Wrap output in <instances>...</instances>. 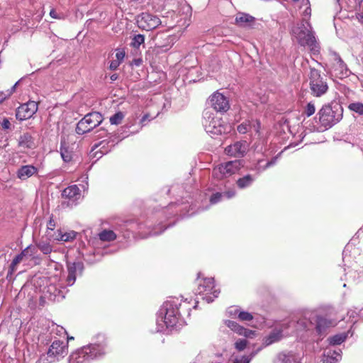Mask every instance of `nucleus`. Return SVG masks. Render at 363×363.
<instances>
[{
	"mask_svg": "<svg viewBox=\"0 0 363 363\" xmlns=\"http://www.w3.org/2000/svg\"><path fill=\"white\" fill-rule=\"evenodd\" d=\"M38 111V104L33 101L21 105L16 110V117L19 121L31 118Z\"/></svg>",
	"mask_w": 363,
	"mask_h": 363,
	"instance_id": "obj_15",
	"label": "nucleus"
},
{
	"mask_svg": "<svg viewBox=\"0 0 363 363\" xmlns=\"http://www.w3.org/2000/svg\"><path fill=\"white\" fill-rule=\"evenodd\" d=\"M121 65L120 62L117 61V60H112L111 62H110V65H109V69L111 70H116L118 69V67H119V65Z\"/></svg>",
	"mask_w": 363,
	"mask_h": 363,
	"instance_id": "obj_50",
	"label": "nucleus"
},
{
	"mask_svg": "<svg viewBox=\"0 0 363 363\" xmlns=\"http://www.w3.org/2000/svg\"><path fill=\"white\" fill-rule=\"evenodd\" d=\"M308 77L309 89L313 96L320 97L328 92L329 87L327 79L321 74L320 70L311 67Z\"/></svg>",
	"mask_w": 363,
	"mask_h": 363,
	"instance_id": "obj_6",
	"label": "nucleus"
},
{
	"mask_svg": "<svg viewBox=\"0 0 363 363\" xmlns=\"http://www.w3.org/2000/svg\"><path fill=\"white\" fill-rule=\"evenodd\" d=\"M105 354L103 345L91 344L73 352L69 358V363H89Z\"/></svg>",
	"mask_w": 363,
	"mask_h": 363,
	"instance_id": "obj_5",
	"label": "nucleus"
},
{
	"mask_svg": "<svg viewBox=\"0 0 363 363\" xmlns=\"http://www.w3.org/2000/svg\"><path fill=\"white\" fill-rule=\"evenodd\" d=\"M40 291L50 300L60 301L65 297V288L57 286L55 284H47L43 288H40Z\"/></svg>",
	"mask_w": 363,
	"mask_h": 363,
	"instance_id": "obj_14",
	"label": "nucleus"
},
{
	"mask_svg": "<svg viewBox=\"0 0 363 363\" xmlns=\"http://www.w3.org/2000/svg\"><path fill=\"white\" fill-rule=\"evenodd\" d=\"M250 131L253 130L256 133H259L261 128V123L259 120H250Z\"/></svg>",
	"mask_w": 363,
	"mask_h": 363,
	"instance_id": "obj_41",
	"label": "nucleus"
},
{
	"mask_svg": "<svg viewBox=\"0 0 363 363\" xmlns=\"http://www.w3.org/2000/svg\"><path fill=\"white\" fill-rule=\"evenodd\" d=\"M68 354V342L55 340L50 346L46 355L41 357L43 363H52L64 358Z\"/></svg>",
	"mask_w": 363,
	"mask_h": 363,
	"instance_id": "obj_7",
	"label": "nucleus"
},
{
	"mask_svg": "<svg viewBox=\"0 0 363 363\" xmlns=\"http://www.w3.org/2000/svg\"><path fill=\"white\" fill-rule=\"evenodd\" d=\"M18 145L23 148H33L34 146V140L33 137L28 133H24L19 138Z\"/></svg>",
	"mask_w": 363,
	"mask_h": 363,
	"instance_id": "obj_25",
	"label": "nucleus"
},
{
	"mask_svg": "<svg viewBox=\"0 0 363 363\" xmlns=\"http://www.w3.org/2000/svg\"><path fill=\"white\" fill-rule=\"evenodd\" d=\"M36 247L44 254L49 255L52 251V247L50 242L44 240H40L36 243Z\"/></svg>",
	"mask_w": 363,
	"mask_h": 363,
	"instance_id": "obj_31",
	"label": "nucleus"
},
{
	"mask_svg": "<svg viewBox=\"0 0 363 363\" xmlns=\"http://www.w3.org/2000/svg\"><path fill=\"white\" fill-rule=\"evenodd\" d=\"M196 293L202 296V299L207 303H211L218 297L220 291L215 289L213 278H204L199 281Z\"/></svg>",
	"mask_w": 363,
	"mask_h": 363,
	"instance_id": "obj_10",
	"label": "nucleus"
},
{
	"mask_svg": "<svg viewBox=\"0 0 363 363\" xmlns=\"http://www.w3.org/2000/svg\"><path fill=\"white\" fill-rule=\"evenodd\" d=\"M203 125L206 132L211 137L228 133L230 126L224 123L222 119L215 116L210 110L206 109L203 113Z\"/></svg>",
	"mask_w": 363,
	"mask_h": 363,
	"instance_id": "obj_4",
	"label": "nucleus"
},
{
	"mask_svg": "<svg viewBox=\"0 0 363 363\" xmlns=\"http://www.w3.org/2000/svg\"><path fill=\"white\" fill-rule=\"evenodd\" d=\"M55 227V222L52 218V216L50 217L48 223V228L50 230H53Z\"/></svg>",
	"mask_w": 363,
	"mask_h": 363,
	"instance_id": "obj_53",
	"label": "nucleus"
},
{
	"mask_svg": "<svg viewBox=\"0 0 363 363\" xmlns=\"http://www.w3.org/2000/svg\"><path fill=\"white\" fill-rule=\"evenodd\" d=\"M347 339V335L345 333H340L335 335L332 337H328V341L330 347L333 348L334 346L339 345L344 342Z\"/></svg>",
	"mask_w": 363,
	"mask_h": 363,
	"instance_id": "obj_28",
	"label": "nucleus"
},
{
	"mask_svg": "<svg viewBox=\"0 0 363 363\" xmlns=\"http://www.w3.org/2000/svg\"><path fill=\"white\" fill-rule=\"evenodd\" d=\"M235 195V191L233 189L229 190L228 191L223 193V196H225L227 199H230V198L233 197Z\"/></svg>",
	"mask_w": 363,
	"mask_h": 363,
	"instance_id": "obj_52",
	"label": "nucleus"
},
{
	"mask_svg": "<svg viewBox=\"0 0 363 363\" xmlns=\"http://www.w3.org/2000/svg\"><path fill=\"white\" fill-rule=\"evenodd\" d=\"M282 337L281 331H273L268 336L264 338V345L269 346L281 340Z\"/></svg>",
	"mask_w": 363,
	"mask_h": 363,
	"instance_id": "obj_27",
	"label": "nucleus"
},
{
	"mask_svg": "<svg viewBox=\"0 0 363 363\" xmlns=\"http://www.w3.org/2000/svg\"><path fill=\"white\" fill-rule=\"evenodd\" d=\"M38 173V168L33 165H23L17 171V177L26 180Z\"/></svg>",
	"mask_w": 363,
	"mask_h": 363,
	"instance_id": "obj_23",
	"label": "nucleus"
},
{
	"mask_svg": "<svg viewBox=\"0 0 363 363\" xmlns=\"http://www.w3.org/2000/svg\"><path fill=\"white\" fill-rule=\"evenodd\" d=\"M136 22L140 28L145 30L155 29L162 23L157 16L147 12L138 16Z\"/></svg>",
	"mask_w": 363,
	"mask_h": 363,
	"instance_id": "obj_11",
	"label": "nucleus"
},
{
	"mask_svg": "<svg viewBox=\"0 0 363 363\" xmlns=\"http://www.w3.org/2000/svg\"><path fill=\"white\" fill-rule=\"evenodd\" d=\"M343 108L336 102L325 104L319 110L318 116L321 125L325 129H328L340 121L342 118Z\"/></svg>",
	"mask_w": 363,
	"mask_h": 363,
	"instance_id": "obj_3",
	"label": "nucleus"
},
{
	"mask_svg": "<svg viewBox=\"0 0 363 363\" xmlns=\"http://www.w3.org/2000/svg\"><path fill=\"white\" fill-rule=\"evenodd\" d=\"M18 84V82H17L11 89L6 90L7 96H11L13 93L15 92Z\"/></svg>",
	"mask_w": 363,
	"mask_h": 363,
	"instance_id": "obj_55",
	"label": "nucleus"
},
{
	"mask_svg": "<svg viewBox=\"0 0 363 363\" xmlns=\"http://www.w3.org/2000/svg\"><path fill=\"white\" fill-rule=\"evenodd\" d=\"M255 21V18L245 13H239L237 14L235 22L240 27H251Z\"/></svg>",
	"mask_w": 363,
	"mask_h": 363,
	"instance_id": "obj_22",
	"label": "nucleus"
},
{
	"mask_svg": "<svg viewBox=\"0 0 363 363\" xmlns=\"http://www.w3.org/2000/svg\"><path fill=\"white\" fill-rule=\"evenodd\" d=\"M335 322L332 320L323 316H317L315 325L316 332L319 335H322L325 332L327 328L335 326Z\"/></svg>",
	"mask_w": 363,
	"mask_h": 363,
	"instance_id": "obj_24",
	"label": "nucleus"
},
{
	"mask_svg": "<svg viewBox=\"0 0 363 363\" xmlns=\"http://www.w3.org/2000/svg\"><path fill=\"white\" fill-rule=\"evenodd\" d=\"M116 58L117 61L121 63L125 57V52L123 49H116Z\"/></svg>",
	"mask_w": 363,
	"mask_h": 363,
	"instance_id": "obj_47",
	"label": "nucleus"
},
{
	"mask_svg": "<svg viewBox=\"0 0 363 363\" xmlns=\"http://www.w3.org/2000/svg\"><path fill=\"white\" fill-rule=\"evenodd\" d=\"M148 118H149V115L148 114H145L143 116V118L140 120V123L142 124V125H145V122L148 119Z\"/></svg>",
	"mask_w": 363,
	"mask_h": 363,
	"instance_id": "obj_59",
	"label": "nucleus"
},
{
	"mask_svg": "<svg viewBox=\"0 0 363 363\" xmlns=\"http://www.w3.org/2000/svg\"><path fill=\"white\" fill-rule=\"evenodd\" d=\"M117 79H118V75H117L116 74H112V75L111 76V79L112 81H115V80H116Z\"/></svg>",
	"mask_w": 363,
	"mask_h": 363,
	"instance_id": "obj_61",
	"label": "nucleus"
},
{
	"mask_svg": "<svg viewBox=\"0 0 363 363\" xmlns=\"http://www.w3.org/2000/svg\"><path fill=\"white\" fill-rule=\"evenodd\" d=\"M315 111V104L313 102L311 101V102H308L307 104V105L306 106L304 111H303V113L307 117H310L314 114Z\"/></svg>",
	"mask_w": 363,
	"mask_h": 363,
	"instance_id": "obj_39",
	"label": "nucleus"
},
{
	"mask_svg": "<svg viewBox=\"0 0 363 363\" xmlns=\"http://www.w3.org/2000/svg\"><path fill=\"white\" fill-rule=\"evenodd\" d=\"M241 160L229 161L213 168L212 177L217 180H221L235 174L242 166Z\"/></svg>",
	"mask_w": 363,
	"mask_h": 363,
	"instance_id": "obj_9",
	"label": "nucleus"
},
{
	"mask_svg": "<svg viewBox=\"0 0 363 363\" xmlns=\"http://www.w3.org/2000/svg\"><path fill=\"white\" fill-rule=\"evenodd\" d=\"M108 152V150H101V154H106Z\"/></svg>",
	"mask_w": 363,
	"mask_h": 363,
	"instance_id": "obj_63",
	"label": "nucleus"
},
{
	"mask_svg": "<svg viewBox=\"0 0 363 363\" xmlns=\"http://www.w3.org/2000/svg\"><path fill=\"white\" fill-rule=\"evenodd\" d=\"M237 130L240 134H245L250 132V120L245 121L237 127Z\"/></svg>",
	"mask_w": 363,
	"mask_h": 363,
	"instance_id": "obj_37",
	"label": "nucleus"
},
{
	"mask_svg": "<svg viewBox=\"0 0 363 363\" xmlns=\"http://www.w3.org/2000/svg\"><path fill=\"white\" fill-rule=\"evenodd\" d=\"M274 363H301V357L292 352H280L274 360Z\"/></svg>",
	"mask_w": 363,
	"mask_h": 363,
	"instance_id": "obj_20",
	"label": "nucleus"
},
{
	"mask_svg": "<svg viewBox=\"0 0 363 363\" xmlns=\"http://www.w3.org/2000/svg\"><path fill=\"white\" fill-rule=\"evenodd\" d=\"M62 196L68 199L69 202H72L73 204L80 198V190L77 185L69 186L63 190Z\"/></svg>",
	"mask_w": 363,
	"mask_h": 363,
	"instance_id": "obj_21",
	"label": "nucleus"
},
{
	"mask_svg": "<svg viewBox=\"0 0 363 363\" xmlns=\"http://www.w3.org/2000/svg\"><path fill=\"white\" fill-rule=\"evenodd\" d=\"M60 155H61L62 160L65 162H69L72 159V152L69 150V148L67 147H66V143H65V142H63V141H61Z\"/></svg>",
	"mask_w": 363,
	"mask_h": 363,
	"instance_id": "obj_33",
	"label": "nucleus"
},
{
	"mask_svg": "<svg viewBox=\"0 0 363 363\" xmlns=\"http://www.w3.org/2000/svg\"><path fill=\"white\" fill-rule=\"evenodd\" d=\"M255 177L251 174H247L237 180V185L240 189H245L252 185Z\"/></svg>",
	"mask_w": 363,
	"mask_h": 363,
	"instance_id": "obj_30",
	"label": "nucleus"
},
{
	"mask_svg": "<svg viewBox=\"0 0 363 363\" xmlns=\"http://www.w3.org/2000/svg\"><path fill=\"white\" fill-rule=\"evenodd\" d=\"M1 125L4 130H8L11 128V124L8 118H4L1 123Z\"/></svg>",
	"mask_w": 363,
	"mask_h": 363,
	"instance_id": "obj_49",
	"label": "nucleus"
},
{
	"mask_svg": "<svg viewBox=\"0 0 363 363\" xmlns=\"http://www.w3.org/2000/svg\"><path fill=\"white\" fill-rule=\"evenodd\" d=\"M340 349L327 347L323 353V363H337L342 358Z\"/></svg>",
	"mask_w": 363,
	"mask_h": 363,
	"instance_id": "obj_18",
	"label": "nucleus"
},
{
	"mask_svg": "<svg viewBox=\"0 0 363 363\" xmlns=\"http://www.w3.org/2000/svg\"><path fill=\"white\" fill-rule=\"evenodd\" d=\"M222 197H223V193L217 192L213 194L210 198V202L211 204H216L220 201Z\"/></svg>",
	"mask_w": 363,
	"mask_h": 363,
	"instance_id": "obj_46",
	"label": "nucleus"
},
{
	"mask_svg": "<svg viewBox=\"0 0 363 363\" xmlns=\"http://www.w3.org/2000/svg\"><path fill=\"white\" fill-rule=\"evenodd\" d=\"M240 308L236 306L229 307L228 309V313L230 316L235 318L239 316V313L240 312Z\"/></svg>",
	"mask_w": 363,
	"mask_h": 363,
	"instance_id": "obj_44",
	"label": "nucleus"
},
{
	"mask_svg": "<svg viewBox=\"0 0 363 363\" xmlns=\"http://www.w3.org/2000/svg\"><path fill=\"white\" fill-rule=\"evenodd\" d=\"M278 160V155L272 157L271 160L268 161L264 165L262 164L264 160H259L257 164L255 165V169L258 172H261L267 169V168L274 166Z\"/></svg>",
	"mask_w": 363,
	"mask_h": 363,
	"instance_id": "obj_26",
	"label": "nucleus"
},
{
	"mask_svg": "<svg viewBox=\"0 0 363 363\" xmlns=\"http://www.w3.org/2000/svg\"><path fill=\"white\" fill-rule=\"evenodd\" d=\"M83 269V264L80 262L67 264L68 275L66 282L68 286H72L74 284L77 274H82Z\"/></svg>",
	"mask_w": 363,
	"mask_h": 363,
	"instance_id": "obj_17",
	"label": "nucleus"
},
{
	"mask_svg": "<svg viewBox=\"0 0 363 363\" xmlns=\"http://www.w3.org/2000/svg\"><path fill=\"white\" fill-rule=\"evenodd\" d=\"M10 96H7V91H0V104L4 102Z\"/></svg>",
	"mask_w": 363,
	"mask_h": 363,
	"instance_id": "obj_54",
	"label": "nucleus"
},
{
	"mask_svg": "<svg viewBox=\"0 0 363 363\" xmlns=\"http://www.w3.org/2000/svg\"><path fill=\"white\" fill-rule=\"evenodd\" d=\"M124 117L125 114L121 111H118L110 117V123L111 125H118L122 122Z\"/></svg>",
	"mask_w": 363,
	"mask_h": 363,
	"instance_id": "obj_36",
	"label": "nucleus"
},
{
	"mask_svg": "<svg viewBox=\"0 0 363 363\" xmlns=\"http://www.w3.org/2000/svg\"><path fill=\"white\" fill-rule=\"evenodd\" d=\"M292 33L301 46L308 47L313 55L319 52V44L309 22L303 21L300 26L292 29Z\"/></svg>",
	"mask_w": 363,
	"mask_h": 363,
	"instance_id": "obj_2",
	"label": "nucleus"
},
{
	"mask_svg": "<svg viewBox=\"0 0 363 363\" xmlns=\"http://www.w3.org/2000/svg\"><path fill=\"white\" fill-rule=\"evenodd\" d=\"M145 36L141 34L135 35L132 39L131 45L135 48H138L140 45L144 43Z\"/></svg>",
	"mask_w": 363,
	"mask_h": 363,
	"instance_id": "obj_38",
	"label": "nucleus"
},
{
	"mask_svg": "<svg viewBox=\"0 0 363 363\" xmlns=\"http://www.w3.org/2000/svg\"><path fill=\"white\" fill-rule=\"evenodd\" d=\"M23 258L24 253H20L13 258L10 264L9 269L7 274V277L11 276L16 271L17 265L23 260Z\"/></svg>",
	"mask_w": 363,
	"mask_h": 363,
	"instance_id": "obj_32",
	"label": "nucleus"
},
{
	"mask_svg": "<svg viewBox=\"0 0 363 363\" xmlns=\"http://www.w3.org/2000/svg\"><path fill=\"white\" fill-rule=\"evenodd\" d=\"M103 120V116L99 112L87 113L77 123L75 131L79 135L89 133L99 126Z\"/></svg>",
	"mask_w": 363,
	"mask_h": 363,
	"instance_id": "obj_8",
	"label": "nucleus"
},
{
	"mask_svg": "<svg viewBox=\"0 0 363 363\" xmlns=\"http://www.w3.org/2000/svg\"><path fill=\"white\" fill-rule=\"evenodd\" d=\"M255 354L252 353L250 357L242 356L240 358H236L233 363H250Z\"/></svg>",
	"mask_w": 363,
	"mask_h": 363,
	"instance_id": "obj_45",
	"label": "nucleus"
},
{
	"mask_svg": "<svg viewBox=\"0 0 363 363\" xmlns=\"http://www.w3.org/2000/svg\"><path fill=\"white\" fill-rule=\"evenodd\" d=\"M98 133H99V135H98L99 138H103L106 135V131L104 129L99 130Z\"/></svg>",
	"mask_w": 363,
	"mask_h": 363,
	"instance_id": "obj_58",
	"label": "nucleus"
},
{
	"mask_svg": "<svg viewBox=\"0 0 363 363\" xmlns=\"http://www.w3.org/2000/svg\"><path fill=\"white\" fill-rule=\"evenodd\" d=\"M249 144L246 140H240L228 145L225 148V153L233 157H243L248 151Z\"/></svg>",
	"mask_w": 363,
	"mask_h": 363,
	"instance_id": "obj_13",
	"label": "nucleus"
},
{
	"mask_svg": "<svg viewBox=\"0 0 363 363\" xmlns=\"http://www.w3.org/2000/svg\"><path fill=\"white\" fill-rule=\"evenodd\" d=\"M164 229H163L162 230H160V232H157V231H155V230H152L149 233V235H160Z\"/></svg>",
	"mask_w": 363,
	"mask_h": 363,
	"instance_id": "obj_60",
	"label": "nucleus"
},
{
	"mask_svg": "<svg viewBox=\"0 0 363 363\" xmlns=\"http://www.w3.org/2000/svg\"><path fill=\"white\" fill-rule=\"evenodd\" d=\"M176 204H169V206H168V208H172L173 206H174Z\"/></svg>",
	"mask_w": 363,
	"mask_h": 363,
	"instance_id": "obj_64",
	"label": "nucleus"
},
{
	"mask_svg": "<svg viewBox=\"0 0 363 363\" xmlns=\"http://www.w3.org/2000/svg\"><path fill=\"white\" fill-rule=\"evenodd\" d=\"M247 344V340H245V339H239L238 340H237L235 342V348L238 350L242 351V350H243L246 347Z\"/></svg>",
	"mask_w": 363,
	"mask_h": 363,
	"instance_id": "obj_43",
	"label": "nucleus"
},
{
	"mask_svg": "<svg viewBox=\"0 0 363 363\" xmlns=\"http://www.w3.org/2000/svg\"><path fill=\"white\" fill-rule=\"evenodd\" d=\"M76 235L77 233L73 230L65 233L59 230V237L57 239L60 241L69 242L76 238Z\"/></svg>",
	"mask_w": 363,
	"mask_h": 363,
	"instance_id": "obj_34",
	"label": "nucleus"
},
{
	"mask_svg": "<svg viewBox=\"0 0 363 363\" xmlns=\"http://www.w3.org/2000/svg\"><path fill=\"white\" fill-rule=\"evenodd\" d=\"M238 319L241 321H250L253 319V315L249 312L240 311Z\"/></svg>",
	"mask_w": 363,
	"mask_h": 363,
	"instance_id": "obj_42",
	"label": "nucleus"
},
{
	"mask_svg": "<svg viewBox=\"0 0 363 363\" xmlns=\"http://www.w3.org/2000/svg\"><path fill=\"white\" fill-rule=\"evenodd\" d=\"M359 6L363 2V0H354Z\"/></svg>",
	"mask_w": 363,
	"mask_h": 363,
	"instance_id": "obj_62",
	"label": "nucleus"
},
{
	"mask_svg": "<svg viewBox=\"0 0 363 363\" xmlns=\"http://www.w3.org/2000/svg\"><path fill=\"white\" fill-rule=\"evenodd\" d=\"M180 303L177 298L165 301L160 308L157 317V332H164L165 329L178 330L184 324L179 312Z\"/></svg>",
	"mask_w": 363,
	"mask_h": 363,
	"instance_id": "obj_1",
	"label": "nucleus"
},
{
	"mask_svg": "<svg viewBox=\"0 0 363 363\" xmlns=\"http://www.w3.org/2000/svg\"><path fill=\"white\" fill-rule=\"evenodd\" d=\"M116 233L111 230H103L99 233V238L104 242H111L116 239Z\"/></svg>",
	"mask_w": 363,
	"mask_h": 363,
	"instance_id": "obj_29",
	"label": "nucleus"
},
{
	"mask_svg": "<svg viewBox=\"0 0 363 363\" xmlns=\"http://www.w3.org/2000/svg\"><path fill=\"white\" fill-rule=\"evenodd\" d=\"M330 55L335 62L334 69L340 78L347 77L351 74V71L347 68V65L343 62L340 56L335 51H331Z\"/></svg>",
	"mask_w": 363,
	"mask_h": 363,
	"instance_id": "obj_16",
	"label": "nucleus"
},
{
	"mask_svg": "<svg viewBox=\"0 0 363 363\" xmlns=\"http://www.w3.org/2000/svg\"><path fill=\"white\" fill-rule=\"evenodd\" d=\"M302 4L305 6H306V8L303 11V16L306 17H310L311 9L309 5V1L308 0H303Z\"/></svg>",
	"mask_w": 363,
	"mask_h": 363,
	"instance_id": "obj_48",
	"label": "nucleus"
},
{
	"mask_svg": "<svg viewBox=\"0 0 363 363\" xmlns=\"http://www.w3.org/2000/svg\"><path fill=\"white\" fill-rule=\"evenodd\" d=\"M37 252L36 247L32 245L28 246L21 253H24V257H35V255Z\"/></svg>",
	"mask_w": 363,
	"mask_h": 363,
	"instance_id": "obj_40",
	"label": "nucleus"
},
{
	"mask_svg": "<svg viewBox=\"0 0 363 363\" xmlns=\"http://www.w3.org/2000/svg\"><path fill=\"white\" fill-rule=\"evenodd\" d=\"M47 282H48V280L45 277L38 278V279H34V285H35L36 283L40 284H45Z\"/></svg>",
	"mask_w": 363,
	"mask_h": 363,
	"instance_id": "obj_56",
	"label": "nucleus"
},
{
	"mask_svg": "<svg viewBox=\"0 0 363 363\" xmlns=\"http://www.w3.org/2000/svg\"><path fill=\"white\" fill-rule=\"evenodd\" d=\"M348 108L350 111L355 112L359 116H363V104L361 102L351 103Z\"/></svg>",
	"mask_w": 363,
	"mask_h": 363,
	"instance_id": "obj_35",
	"label": "nucleus"
},
{
	"mask_svg": "<svg viewBox=\"0 0 363 363\" xmlns=\"http://www.w3.org/2000/svg\"><path fill=\"white\" fill-rule=\"evenodd\" d=\"M209 103L216 111L221 113H225L230 108L228 99L218 91L211 95Z\"/></svg>",
	"mask_w": 363,
	"mask_h": 363,
	"instance_id": "obj_12",
	"label": "nucleus"
},
{
	"mask_svg": "<svg viewBox=\"0 0 363 363\" xmlns=\"http://www.w3.org/2000/svg\"><path fill=\"white\" fill-rule=\"evenodd\" d=\"M142 59L140 58H137V59H134L131 63V65H134L137 67H139L141 64H142Z\"/></svg>",
	"mask_w": 363,
	"mask_h": 363,
	"instance_id": "obj_57",
	"label": "nucleus"
},
{
	"mask_svg": "<svg viewBox=\"0 0 363 363\" xmlns=\"http://www.w3.org/2000/svg\"><path fill=\"white\" fill-rule=\"evenodd\" d=\"M225 325L240 335H243L246 337H252L255 335V331L246 329L234 320H225Z\"/></svg>",
	"mask_w": 363,
	"mask_h": 363,
	"instance_id": "obj_19",
	"label": "nucleus"
},
{
	"mask_svg": "<svg viewBox=\"0 0 363 363\" xmlns=\"http://www.w3.org/2000/svg\"><path fill=\"white\" fill-rule=\"evenodd\" d=\"M50 16L55 19H61L63 16L62 14H58L55 9L50 11Z\"/></svg>",
	"mask_w": 363,
	"mask_h": 363,
	"instance_id": "obj_51",
	"label": "nucleus"
}]
</instances>
